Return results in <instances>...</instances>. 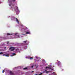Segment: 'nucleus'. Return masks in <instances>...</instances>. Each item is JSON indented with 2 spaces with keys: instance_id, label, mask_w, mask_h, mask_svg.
<instances>
[{
  "instance_id": "nucleus-25",
  "label": "nucleus",
  "mask_w": 75,
  "mask_h": 75,
  "mask_svg": "<svg viewBox=\"0 0 75 75\" xmlns=\"http://www.w3.org/2000/svg\"><path fill=\"white\" fill-rule=\"evenodd\" d=\"M4 48V49H6V47H5Z\"/></svg>"
},
{
  "instance_id": "nucleus-26",
  "label": "nucleus",
  "mask_w": 75,
  "mask_h": 75,
  "mask_svg": "<svg viewBox=\"0 0 75 75\" xmlns=\"http://www.w3.org/2000/svg\"><path fill=\"white\" fill-rule=\"evenodd\" d=\"M17 50H18V49H16V51H17Z\"/></svg>"
},
{
  "instance_id": "nucleus-24",
  "label": "nucleus",
  "mask_w": 75,
  "mask_h": 75,
  "mask_svg": "<svg viewBox=\"0 0 75 75\" xmlns=\"http://www.w3.org/2000/svg\"><path fill=\"white\" fill-rule=\"evenodd\" d=\"M34 67V66H32V67H31L32 68H33Z\"/></svg>"
},
{
  "instance_id": "nucleus-23",
  "label": "nucleus",
  "mask_w": 75,
  "mask_h": 75,
  "mask_svg": "<svg viewBox=\"0 0 75 75\" xmlns=\"http://www.w3.org/2000/svg\"><path fill=\"white\" fill-rule=\"evenodd\" d=\"M4 55H5V54H3V56H4Z\"/></svg>"
},
{
  "instance_id": "nucleus-8",
  "label": "nucleus",
  "mask_w": 75,
  "mask_h": 75,
  "mask_svg": "<svg viewBox=\"0 0 75 75\" xmlns=\"http://www.w3.org/2000/svg\"><path fill=\"white\" fill-rule=\"evenodd\" d=\"M6 57H9V55L8 54H7L5 55Z\"/></svg>"
},
{
  "instance_id": "nucleus-28",
  "label": "nucleus",
  "mask_w": 75,
  "mask_h": 75,
  "mask_svg": "<svg viewBox=\"0 0 75 75\" xmlns=\"http://www.w3.org/2000/svg\"><path fill=\"white\" fill-rule=\"evenodd\" d=\"M32 72H34V71H32Z\"/></svg>"
},
{
  "instance_id": "nucleus-11",
  "label": "nucleus",
  "mask_w": 75,
  "mask_h": 75,
  "mask_svg": "<svg viewBox=\"0 0 75 75\" xmlns=\"http://www.w3.org/2000/svg\"><path fill=\"white\" fill-rule=\"evenodd\" d=\"M3 54V52H1L0 53V55H1V54Z\"/></svg>"
},
{
  "instance_id": "nucleus-15",
  "label": "nucleus",
  "mask_w": 75,
  "mask_h": 75,
  "mask_svg": "<svg viewBox=\"0 0 75 75\" xmlns=\"http://www.w3.org/2000/svg\"><path fill=\"white\" fill-rule=\"evenodd\" d=\"M17 37H18V38H20V36H19V35H17Z\"/></svg>"
},
{
  "instance_id": "nucleus-2",
  "label": "nucleus",
  "mask_w": 75,
  "mask_h": 75,
  "mask_svg": "<svg viewBox=\"0 0 75 75\" xmlns=\"http://www.w3.org/2000/svg\"><path fill=\"white\" fill-rule=\"evenodd\" d=\"M15 49H16V47H11L9 48V50H11V51H14V50H15Z\"/></svg>"
},
{
  "instance_id": "nucleus-29",
  "label": "nucleus",
  "mask_w": 75,
  "mask_h": 75,
  "mask_svg": "<svg viewBox=\"0 0 75 75\" xmlns=\"http://www.w3.org/2000/svg\"><path fill=\"white\" fill-rule=\"evenodd\" d=\"M1 3V2H0V4Z\"/></svg>"
},
{
  "instance_id": "nucleus-19",
  "label": "nucleus",
  "mask_w": 75,
  "mask_h": 75,
  "mask_svg": "<svg viewBox=\"0 0 75 75\" xmlns=\"http://www.w3.org/2000/svg\"><path fill=\"white\" fill-rule=\"evenodd\" d=\"M7 44H9V42L8 41L7 42Z\"/></svg>"
},
{
  "instance_id": "nucleus-4",
  "label": "nucleus",
  "mask_w": 75,
  "mask_h": 75,
  "mask_svg": "<svg viewBox=\"0 0 75 75\" xmlns=\"http://www.w3.org/2000/svg\"><path fill=\"white\" fill-rule=\"evenodd\" d=\"M47 68H48V69H51V67H46V69H47Z\"/></svg>"
},
{
  "instance_id": "nucleus-33",
  "label": "nucleus",
  "mask_w": 75,
  "mask_h": 75,
  "mask_svg": "<svg viewBox=\"0 0 75 75\" xmlns=\"http://www.w3.org/2000/svg\"><path fill=\"white\" fill-rule=\"evenodd\" d=\"M34 60H35V59Z\"/></svg>"
},
{
  "instance_id": "nucleus-20",
  "label": "nucleus",
  "mask_w": 75,
  "mask_h": 75,
  "mask_svg": "<svg viewBox=\"0 0 75 75\" xmlns=\"http://www.w3.org/2000/svg\"><path fill=\"white\" fill-rule=\"evenodd\" d=\"M4 72H5V71H4V70L2 71V73H4Z\"/></svg>"
},
{
  "instance_id": "nucleus-3",
  "label": "nucleus",
  "mask_w": 75,
  "mask_h": 75,
  "mask_svg": "<svg viewBox=\"0 0 75 75\" xmlns=\"http://www.w3.org/2000/svg\"><path fill=\"white\" fill-rule=\"evenodd\" d=\"M26 34H31V33L30 31L27 32L26 33Z\"/></svg>"
},
{
  "instance_id": "nucleus-18",
  "label": "nucleus",
  "mask_w": 75,
  "mask_h": 75,
  "mask_svg": "<svg viewBox=\"0 0 75 75\" xmlns=\"http://www.w3.org/2000/svg\"><path fill=\"white\" fill-rule=\"evenodd\" d=\"M42 75V73H41L40 74H39L38 75Z\"/></svg>"
},
{
  "instance_id": "nucleus-12",
  "label": "nucleus",
  "mask_w": 75,
  "mask_h": 75,
  "mask_svg": "<svg viewBox=\"0 0 75 75\" xmlns=\"http://www.w3.org/2000/svg\"><path fill=\"white\" fill-rule=\"evenodd\" d=\"M16 21H17V22H18V23H19V21H18V19H16Z\"/></svg>"
},
{
  "instance_id": "nucleus-31",
  "label": "nucleus",
  "mask_w": 75,
  "mask_h": 75,
  "mask_svg": "<svg viewBox=\"0 0 75 75\" xmlns=\"http://www.w3.org/2000/svg\"><path fill=\"white\" fill-rule=\"evenodd\" d=\"M22 35H24V34H22Z\"/></svg>"
},
{
  "instance_id": "nucleus-17",
  "label": "nucleus",
  "mask_w": 75,
  "mask_h": 75,
  "mask_svg": "<svg viewBox=\"0 0 75 75\" xmlns=\"http://www.w3.org/2000/svg\"><path fill=\"white\" fill-rule=\"evenodd\" d=\"M46 73H48V72H49V71H46Z\"/></svg>"
},
{
  "instance_id": "nucleus-21",
  "label": "nucleus",
  "mask_w": 75,
  "mask_h": 75,
  "mask_svg": "<svg viewBox=\"0 0 75 75\" xmlns=\"http://www.w3.org/2000/svg\"><path fill=\"white\" fill-rule=\"evenodd\" d=\"M18 34V33H17L15 34V35H17V34Z\"/></svg>"
},
{
  "instance_id": "nucleus-27",
  "label": "nucleus",
  "mask_w": 75,
  "mask_h": 75,
  "mask_svg": "<svg viewBox=\"0 0 75 75\" xmlns=\"http://www.w3.org/2000/svg\"><path fill=\"white\" fill-rule=\"evenodd\" d=\"M37 59H38V58H37Z\"/></svg>"
},
{
  "instance_id": "nucleus-32",
  "label": "nucleus",
  "mask_w": 75,
  "mask_h": 75,
  "mask_svg": "<svg viewBox=\"0 0 75 75\" xmlns=\"http://www.w3.org/2000/svg\"><path fill=\"white\" fill-rule=\"evenodd\" d=\"M36 68H38V67H36Z\"/></svg>"
},
{
  "instance_id": "nucleus-22",
  "label": "nucleus",
  "mask_w": 75,
  "mask_h": 75,
  "mask_svg": "<svg viewBox=\"0 0 75 75\" xmlns=\"http://www.w3.org/2000/svg\"><path fill=\"white\" fill-rule=\"evenodd\" d=\"M25 47H26V49H27V46H26Z\"/></svg>"
},
{
  "instance_id": "nucleus-16",
  "label": "nucleus",
  "mask_w": 75,
  "mask_h": 75,
  "mask_svg": "<svg viewBox=\"0 0 75 75\" xmlns=\"http://www.w3.org/2000/svg\"><path fill=\"white\" fill-rule=\"evenodd\" d=\"M27 69V67L23 68V69H25H25Z\"/></svg>"
},
{
  "instance_id": "nucleus-1",
  "label": "nucleus",
  "mask_w": 75,
  "mask_h": 75,
  "mask_svg": "<svg viewBox=\"0 0 75 75\" xmlns=\"http://www.w3.org/2000/svg\"><path fill=\"white\" fill-rule=\"evenodd\" d=\"M8 1H9V3H10V4H9V6H12L11 7V8H13L14 9V10H15L16 12L19 11V10H18V8L17 7V6H16L14 7H13L14 6V4H12L11 3V1H10V0H8Z\"/></svg>"
},
{
  "instance_id": "nucleus-14",
  "label": "nucleus",
  "mask_w": 75,
  "mask_h": 75,
  "mask_svg": "<svg viewBox=\"0 0 75 75\" xmlns=\"http://www.w3.org/2000/svg\"><path fill=\"white\" fill-rule=\"evenodd\" d=\"M16 0H12V1H13V2H14Z\"/></svg>"
},
{
  "instance_id": "nucleus-5",
  "label": "nucleus",
  "mask_w": 75,
  "mask_h": 75,
  "mask_svg": "<svg viewBox=\"0 0 75 75\" xmlns=\"http://www.w3.org/2000/svg\"><path fill=\"white\" fill-rule=\"evenodd\" d=\"M10 74L11 75H14V73L13 72H12L11 71H10Z\"/></svg>"
},
{
  "instance_id": "nucleus-7",
  "label": "nucleus",
  "mask_w": 75,
  "mask_h": 75,
  "mask_svg": "<svg viewBox=\"0 0 75 75\" xmlns=\"http://www.w3.org/2000/svg\"><path fill=\"white\" fill-rule=\"evenodd\" d=\"M7 35H12V34H10L9 33H7Z\"/></svg>"
},
{
  "instance_id": "nucleus-30",
  "label": "nucleus",
  "mask_w": 75,
  "mask_h": 75,
  "mask_svg": "<svg viewBox=\"0 0 75 75\" xmlns=\"http://www.w3.org/2000/svg\"><path fill=\"white\" fill-rule=\"evenodd\" d=\"M52 70H53V69H52L51 70V71H52Z\"/></svg>"
},
{
  "instance_id": "nucleus-6",
  "label": "nucleus",
  "mask_w": 75,
  "mask_h": 75,
  "mask_svg": "<svg viewBox=\"0 0 75 75\" xmlns=\"http://www.w3.org/2000/svg\"><path fill=\"white\" fill-rule=\"evenodd\" d=\"M12 54H13V55H11V57H13L14 55H16V54L15 53H13Z\"/></svg>"
},
{
  "instance_id": "nucleus-10",
  "label": "nucleus",
  "mask_w": 75,
  "mask_h": 75,
  "mask_svg": "<svg viewBox=\"0 0 75 75\" xmlns=\"http://www.w3.org/2000/svg\"><path fill=\"white\" fill-rule=\"evenodd\" d=\"M23 42H24V43H26V42H27V40H26L25 41H24Z\"/></svg>"
},
{
  "instance_id": "nucleus-9",
  "label": "nucleus",
  "mask_w": 75,
  "mask_h": 75,
  "mask_svg": "<svg viewBox=\"0 0 75 75\" xmlns=\"http://www.w3.org/2000/svg\"><path fill=\"white\" fill-rule=\"evenodd\" d=\"M12 18L13 19H15H15H17V18H16L14 17H12Z\"/></svg>"
},
{
  "instance_id": "nucleus-34",
  "label": "nucleus",
  "mask_w": 75,
  "mask_h": 75,
  "mask_svg": "<svg viewBox=\"0 0 75 75\" xmlns=\"http://www.w3.org/2000/svg\"><path fill=\"white\" fill-rule=\"evenodd\" d=\"M56 75H57V74H55Z\"/></svg>"
},
{
  "instance_id": "nucleus-13",
  "label": "nucleus",
  "mask_w": 75,
  "mask_h": 75,
  "mask_svg": "<svg viewBox=\"0 0 75 75\" xmlns=\"http://www.w3.org/2000/svg\"><path fill=\"white\" fill-rule=\"evenodd\" d=\"M33 57H30V59H33Z\"/></svg>"
}]
</instances>
